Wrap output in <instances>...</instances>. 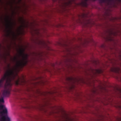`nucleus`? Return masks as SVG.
Segmentation results:
<instances>
[{"instance_id": "2", "label": "nucleus", "mask_w": 121, "mask_h": 121, "mask_svg": "<svg viewBox=\"0 0 121 121\" xmlns=\"http://www.w3.org/2000/svg\"><path fill=\"white\" fill-rule=\"evenodd\" d=\"M7 113V109L5 106L0 105V121H10Z\"/></svg>"}, {"instance_id": "1", "label": "nucleus", "mask_w": 121, "mask_h": 121, "mask_svg": "<svg viewBox=\"0 0 121 121\" xmlns=\"http://www.w3.org/2000/svg\"><path fill=\"white\" fill-rule=\"evenodd\" d=\"M12 81H14L17 85L20 84V78L17 73H15L13 70L11 68L10 65H8L4 76L0 79V88L4 89L2 93L3 97L9 95Z\"/></svg>"}, {"instance_id": "4", "label": "nucleus", "mask_w": 121, "mask_h": 121, "mask_svg": "<svg viewBox=\"0 0 121 121\" xmlns=\"http://www.w3.org/2000/svg\"><path fill=\"white\" fill-rule=\"evenodd\" d=\"M7 21L8 23L7 24V27L9 29V30H8L7 34L6 35V36L9 37L10 36L11 33H13V32L12 30V23L11 22V21L9 20L8 19L7 20Z\"/></svg>"}, {"instance_id": "9", "label": "nucleus", "mask_w": 121, "mask_h": 121, "mask_svg": "<svg viewBox=\"0 0 121 121\" xmlns=\"http://www.w3.org/2000/svg\"><path fill=\"white\" fill-rule=\"evenodd\" d=\"M68 80L69 81H71L74 80L73 78H67Z\"/></svg>"}, {"instance_id": "3", "label": "nucleus", "mask_w": 121, "mask_h": 121, "mask_svg": "<svg viewBox=\"0 0 121 121\" xmlns=\"http://www.w3.org/2000/svg\"><path fill=\"white\" fill-rule=\"evenodd\" d=\"M23 50L22 49H20L19 50V53L20 56H22V60H18L17 58L16 57H15L13 58L14 61H16L17 62V65L18 66L21 65L23 63V62L27 60L28 55L25 54L23 53Z\"/></svg>"}, {"instance_id": "12", "label": "nucleus", "mask_w": 121, "mask_h": 121, "mask_svg": "<svg viewBox=\"0 0 121 121\" xmlns=\"http://www.w3.org/2000/svg\"><path fill=\"white\" fill-rule=\"evenodd\" d=\"M85 15L84 14H82V17H84L85 16Z\"/></svg>"}, {"instance_id": "11", "label": "nucleus", "mask_w": 121, "mask_h": 121, "mask_svg": "<svg viewBox=\"0 0 121 121\" xmlns=\"http://www.w3.org/2000/svg\"><path fill=\"white\" fill-rule=\"evenodd\" d=\"M89 23V22H87V23H84V25H87V24H88V23Z\"/></svg>"}, {"instance_id": "7", "label": "nucleus", "mask_w": 121, "mask_h": 121, "mask_svg": "<svg viewBox=\"0 0 121 121\" xmlns=\"http://www.w3.org/2000/svg\"><path fill=\"white\" fill-rule=\"evenodd\" d=\"M65 116H63V117L65 118L66 119V121L70 120V119H69L66 114H65Z\"/></svg>"}, {"instance_id": "14", "label": "nucleus", "mask_w": 121, "mask_h": 121, "mask_svg": "<svg viewBox=\"0 0 121 121\" xmlns=\"http://www.w3.org/2000/svg\"><path fill=\"white\" fill-rule=\"evenodd\" d=\"M1 0H0V2L1 1Z\"/></svg>"}, {"instance_id": "10", "label": "nucleus", "mask_w": 121, "mask_h": 121, "mask_svg": "<svg viewBox=\"0 0 121 121\" xmlns=\"http://www.w3.org/2000/svg\"><path fill=\"white\" fill-rule=\"evenodd\" d=\"M110 35H114L115 34H114V32H113V31H112V30H110Z\"/></svg>"}, {"instance_id": "8", "label": "nucleus", "mask_w": 121, "mask_h": 121, "mask_svg": "<svg viewBox=\"0 0 121 121\" xmlns=\"http://www.w3.org/2000/svg\"><path fill=\"white\" fill-rule=\"evenodd\" d=\"M4 102L3 97L0 98V104L4 103Z\"/></svg>"}, {"instance_id": "6", "label": "nucleus", "mask_w": 121, "mask_h": 121, "mask_svg": "<svg viewBox=\"0 0 121 121\" xmlns=\"http://www.w3.org/2000/svg\"><path fill=\"white\" fill-rule=\"evenodd\" d=\"M92 71L94 74H99L102 73L103 72L102 70L101 69H92Z\"/></svg>"}, {"instance_id": "5", "label": "nucleus", "mask_w": 121, "mask_h": 121, "mask_svg": "<svg viewBox=\"0 0 121 121\" xmlns=\"http://www.w3.org/2000/svg\"><path fill=\"white\" fill-rule=\"evenodd\" d=\"M111 70L112 72L118 73H119L121 71L120 68L118 67H114L111 69Z\"/></svg>"}, {"instance_id": "13", "label": "nucleus", "mask_w": 121, "mask_h": 121, "mask_svg": "<svg viewBox=\"0 0 121 121\" xmlns=\"http://www.w3.org/2000/svg\"><path fill=\"white\" fill-rule=\"evenodd\" d=\"M23 82H25V81L24 80H23Z\"/></svg>"}]
</instances>
